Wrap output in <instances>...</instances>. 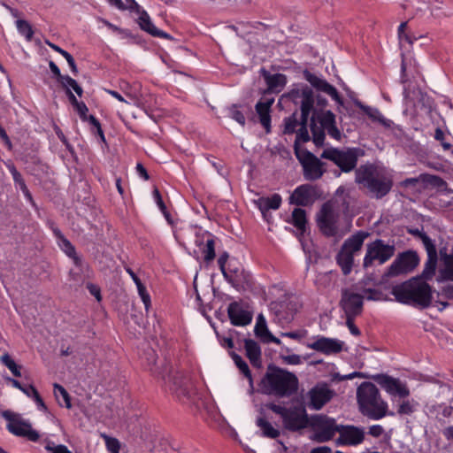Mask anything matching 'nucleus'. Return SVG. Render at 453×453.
I'll return each mask as SVG.
<instances>
[{
    "mask_svg": "<svg viewBox=\"0 0 453 453\" xmlns=\"http://www.w3.org/2000/svg\"><path fill=\"white\" fill-rule=\"evenodd\" d=\"M355 181L364 188L376 199L386 196L393 187L392 175L382 168L372 164L360 165L355 171Z\"/></svg>",
    "mask_w": 453,
    "mask_h": 453,
    "instance_id": "nucleus-1",
    "label": "nucleus"
},
{
    "mask_svg": "<svg viewBox=\"0 0 453 453\" xmlns=\"http://www.w3.org/2000/svg\"><path fill=\"white\" fill-rule=\"evenodd\" d=\"M391 293L397 302L411 304L419 309L429 307L433 299L431 286L420 277H412L394 286Z\"/></svg>",
    "mask_w": 453,
    "mask_h": 453,
    "instance_id": "nucleus-2",
    "label": "nucleus"
},
{
    "mask_svg": "<svg viewBox=\"0 0 453 453\" xmlns=\"http://www.w3.org/2000/svg\"><path fill=\"white\" fill-rule=\"evenodd\" d=\"M298 384L295 373L273 365H268L267 372L261 380L263 392L277 397H289L296 394Z\"/></svg>",
    "mask_w": 453,
    "mask_h": 453,
    "instance_id": "nucleus-3",
    "label": "nucleus"
},
{
    "mask_svg": "<svg viewBox=\"0 0 453 453\" xmlns=\"http://www.w3.org/2000/svg\"><path fill=\"white\" fill-rule=\"evenodd\" d=\"M359 411L370 419L378 420L388 413V403L380 397L377 387L368 381L362 382L357 389Z\"/></svg>",
    "mask_w": 453,
    "mask_h": 453,
    "instance_id": "nucleus-4",
    "label": "nucleus"
},
{
    "mask_svg": "<svg viewBox=\"0 0 453 453\" xmlns=\"http://www.w3.org/2000/svg\"><path fill=\"white\" fill-rule=\"evenodd\" d=\"M310 128L312 142L317 147L324 146L326 133L337 141H340L342 136L341 130L336 126L335 114L331 111L314 113L311 118Z\"/></svg>",
    "mask_w": 453,
    "mask_h": 453,
    "instance_id": "nucleus-5",
    "label": "nucleus"
},
{
    "mask_svg": "<svg viewBox=\"0 0 453 453\" xmlns=\"http://www.w3.org/2000/svg\"><path fill=\"white\" fill-rule=\"evenodd\" d=\"M368 236V232L360 230L347 238L342 243L335 260L343 275L347 276L351 273L354 256L361 250L364 242Z\"/></svg>",
    "mask_w": 453,
    "mask_h": 453,
    "instance_id": "nucleus-6",
    "label": "nucleus"
},
{
    "mask_svg": "<svg viewBox=\"0 0 453 453\" xmlns=\"http://www.w3.org/2000/svg\"><path fill=\"white\" fill-rule=\"evenodd\" d=\"M266 407L280 416L284 427L288 431H299L306 428L310 424L306 409L302 404L287 408L271 403L266 404Z\"/></svg>",
    "mask_w": 453,
    "mask_h": 453,
    "instance_id": "nucleus-7",
    "label": "nucleus"
},
{
    "mask_svg": "<svg viewBox=\"0 0 453 453\" xmlns=\"http://www.w3.org/2000/svg\"><path fill=\"white\" fill-rule=\"evenodd\" d=\"M363 155L364 150L360 148L340 150L331 147L324 150L320 157L332 161L342 172L349 173L357 169L358 157Z\"/></svg>",
    "mask_w": 453,
    "mask_h": 453,
    "instance_id": "nucleus-8",
    "label": "nucleus"
},
{
    "mask_svg": "<svg viewBox=\"0 0 453 453\" xmlns=\"http://www.w3.org/2000/svg\"><path fill=\"white\" fill-rule=\"evenodd\" d=\"M395 252V247L394 244L385 243L381 239H376L375 241L366 245V253L363 261V267L367 269L372 266L374 262H378L379 265H383L388 261Z\"/></svg>",
    "mask_w": 453,
    "mask_h": 453,
    "instance_id": "nucleus-9",
    "label": "nucleus"
},
{
    "mask_svg": "<svg viewBox=\"0 0 453 453\" xmlns=\"http://www.w3.org/2000/svg\"><path fill=\"white\" fill-rule=\"evenodd\" d=\"M339 218L340 214L334 209L333 203H324L317 213V224L321 233L327 237H341L338 226Z\"/></svg>",
    "mask_w": 453,
    "mask_h": 453,
    "instance_id": "nucleus-10",
    "label": "nucleus"
},
{
    "mask_svg": "<svg viewBox=\"0 0 453 453\" xmlns=\"http://www.w3.org/2000/svg\"><path fill=\"white\" fill-rule=\"evenodd\" d=\"M314 432V440L318 442L330 441L340 430L335 419L325 415H314L311 418L310 424Z\"/></svg>",
    "mask_w": 453,
    "mask_h": 453,
    "instance_id": "nucleus-11",
    "label": "nucleus"
},
{
    "mask_svg": "<svg viewBox=\"0 0 453 453\" xmlns=\"http://www.w3.org/2000/svg\"><path fill=\"white\" fill-rule=\"evenodd\" d=\"M417 251L409 250L399 253L394 262L388 268L386 276L396 277L411 273L419 264Z\"/></svg>",
    "mask_w": 453,
    "mask_h": 453,
    "instance_id": "nucleus-12",
    "label": "nucleus"
},
{
    "mask_svg": "<svg viewBox=\"0 0 453 453\" xmlns=\"http://www.w3.org/2000/svg\"><path fill=\"white\" fill-rule=\"evenodd\" d=\"M296 158L303 167V177L306 180H319L326 173L325 163L309 150L296 151Z\"/></svg>",
    "mask_w": 453,
    "mask_h": 453,
    "instance_id": "nucleus-13",
    "label": "nucleus"
},
{
    "mask_svg": "<svg viewBox=\"0 0 453 453\" xmlns=\"http://www.w3.org/2000/svg\"><path fill=\"white\" fill-rule=\"evenodd\" d=\"M2 416L9 422L7 429L16 436L26 437L31 441H37L40 435L37 431L32 428L28 421L23 420L19 416L11 411H4Z\"/></svg>",
    "mask_w": 453,
    "mask_h": 453,
    "instance_id": "nucleus-14",
    "label": "nucleus"
},
{
    "mask_svg": "<svg viewBox=\"0 0 453 453\" xmlns=\"http://www.w3.org/2000/svg\"><path fill=\"white\" fill-rule=\"evenodd\" d=\"M299 308L298 302L291 297H284L270 303V311L273 313L275 320L282 325L290 323Z\"/></svg>",
    "mask_w": 453,
    "mask_h": 453,
    "instance_id": "nucleus-15",
    "label": "nucleus"
},
{
    "mask_svg": "<svg viewBox=\"0 0 453 453\" xmlns=\"http://www.w3.org/2000/svg\"><path fill=\"white\" fill-rule=\"evenodd\" d=\"M282 97L288 98L295 104H300L301 114L305 119L313 110L314 94L311 88L304 86L302 88H294Z\"/></svg>",
    "mask_w": 453,
    "mask_h": 453,
    "instance_id": "nucleus-16",
    "label": "nucleus"
},
{
    "mask_svg": "<svg viewBox=\"0 0 453 453\" xmlns=\"http://www.w3.org/2000/svg\"><path fill=\"white\" fill-rule=\"evenodd\" d=\"M363 296L352 293L348 289L342 290L340 306L343 310L345 316H358L363 311Z\"/></svg>",
    "mask_w": 453,
    "mask_h": 453,
    "instance_id": "nucleus-17",
    "label": "nucleus"
},
{
    "mask_svg": "<svg viewBox=\"0 0 453 453\" xmlns=\"http://www.w3.org/2000/svg\"><path fill=\"white\" fill-rule=\"evenodd\" d=\"M334 392L326 383L317 384L309 392V407L312 410H320L334 396Z\"/></svg>",
    "mask_w": 453,
    "mask_h": 453,
    "instance_id": "nucleus-18",
    "label": "nucleus"
},
{
    "mask_svg": "<svg viewBox=\"0 0 453 453\" xmlns=\"http://www.w3.org/2000/svg\"><path fill=\"white\" fill-rule=\"evenodd\" d=\"M319 196L316 186L303 184L297 187L290 196V203L299 206H308L315 201Z\"/></svg>",
    "mask_w": 453,
    "mask_h": 453,
    "instance_id": "nucleus-19",
    "label": "nucleus"
},
{
    "mask_svg": "<svg viewBox=\"0 0 453 453\" xmlns=\"http://www.w3.org/2000/svg\"><path fill=\"white\" fill-rule=\"evenodd\" d=\"M303 76L314 88L331 96L339 105H344L343 100L340 96L337 89L326 80L318 77L307 70L303 72Z\"/></svg>",
    "mask_w": 453,
    "mask_h": 453,
    "instance_id": "nucleus-20",
    "label": "nucleus"
},
{
    "mask_svg": "<svg viewBox=\"0 0 453 453\" xmlns=\"http://www.w3.org/2000/svg\"><path fill=\"white\" fill-rule=\"evenodd\" d=\"M338 444L357 445L365 440V430L355 426H340Z\"/></svg>",
    "mask_w": 453,
    "mask_h": 453,
    "instance_id": "nucleus-21",
    "label": "nucleus"
},
{
    "mask_svg": "<svg viewBox=\"0 0 453 453\" xmlns=\"http://www.w3.org/2000/svg\"><path fill=\"white\" fill-rule=\"evenodd\" d=\"M374 380L390 395H397L401 397H406L410 395L408 388L402 384L398 379L386 374H380L375 376Z\"/></svg>",
    "mask_w": 453,
    "mask_h": 453,
    "instance_id": "nucleus-22",
    "label": "nucleus"
},
{
    "mask_svg": "<svg viewBox=\"0 0 453 453\" xmlns=\"http://www.w3.org/2000/svg\"><path fill=\"white\" fill-rule=\"evenodd\" d=\"M227 314L234 326H243L252 320V313L242 308L238 302H233L228 305Z\"/></svg>",
    "mask_w": 453,
    "mask_h": 453,
    "instance_id": "nucleus-23",
    "label": "nucleus"
},
{
    "mask_svg": "<svg viewBox=\"0 0 453 453\" xmlns=\"http://www.w3.org/2000/svg\"><path fill=\"white\" fill-rule=\"evenodd\" d=\"M172 390L180 400L183 398L189 399L194 391V385L188 375L177 372L173 378Z\"/></svg>",
    "mask_w": 453,
    "mask_h": 453,
    "instance_id": "nucleus-24",
    "label": "nucleus"
},
{
    "mask_svg": "<svg viewBox=\"0 0 453 453\" xmlns=\"http://www.w3.org/2000/svg\"><path fill=\"white\" fill-rule=\"evenodd\" d=\"M342 342L332 338L320 337L308 347L326 355L337 354L342 349Z\"/></svg>",
    "mask_w": 453,
    "mask_h": 453,
    "instance_id": "nucleus-25",
    "label": "nucleus"
},
{
    "mask_svg": "<svg viewBox=\"0 0 453 453\" xmlns=\"http://www.w3.org/2000/svg\"><path fill=\"white\" fill-rule=\"evenodd\" d=\"M426 251L427 254V259L425 263L424 269L421 274L418 276L420 277V279L425 281L433 279L436 272L438 262V255L435 245L428 249H426Z\"/></svg>",
    "mask_w": 453,
    "mask_h": 453,
    "instance_id": "nucleus-26",
    "label": "nucleus"
},
{
    "mask_svg": "<svg viewBox=\"0 0 453 453\" xmlns=\"http://www.w3.org/2000/svg\"><path fill=\"white\" fill-rule=\"evenodd\" d=\"M273 102L274 99L270 98L266 99L265 101L257 102L255 106L256 111L259 117L260 123L265 127L267 133L270 132L271 128L270 109Z\"/></svg>",
    "mask_w": 453,
    "mask_h": 453,
    "instance_id": "nucleus-27",
    "label": "nucleus"
},
{
    "mask_svg": "<svg viewBox=\"0 0 453 453\" xmlns=\"http://www.w3.org/2000/svg\"><path fill=\"white\" fill-rule=\"evenodd\" d=\"M262 74L270 92L279 93L286 85L287 78L282 73L271 74L265 69H262Z\"/></svg>",
    "mask_w": 453,
    "mask_h": 453,
    "instance_id": "nucleus-28",
    "label": "nucleus"
},
{
    "mask_svg": "<svg viewBox=\"0 0 453 453\" xmlns=\"http://www.w3.org/2000/svg\"><path fill=\"white\" fill-rule=\"evenodd\" d=\"M138 23L140 27L149 33L150 35L155 36V37H161V38H171V36L162 31L157 29L154 24L151 22L150 18L146 11H142L141 15H139Z\"/></svg>",
    "mask_w": 453,
    "mask_h": 453,
    "instance_id": "nucleus-29",
    "label": "nucleus"
},
{
    "mask_svg": "<svg viewBox=\"0 0 453 453\" xmlns=\"http://www.w3.org/2000/svg\"><path fill=\"white\" fill-rule=\"evenodd\" d=\"M5 380L7 381L11 382L14 388L22 391L26 395L30 396V392L32 394H34V401L36 403L38 408L43 411H47V407H46L42 398L39 395L37 389L33 385H29V387L26 388V387H23L21 385V383L15 379L7 377Z\"/></svg>",
    "mask_w": 453,
    "mask_h": 453,
    "instance_id": "nucleus-30",
    "label": "nucleus"
},
{
    "mask_svg": "<svg viewBox=\"0 0 453 453\" xmlns=\"http://www.w3.org/2000/svg\"><path fill=\"white\" fill-rule=\"evenodd\" d=\"M308 119L309 115L305 116V119H303V116L301 115L300 119V127L296 132V136L294 142V150L295 155H296V151L298 152H304L306 150H302L299 146V143L302 142H307L311 140V136L308 132L307 124H308Z\"/></svg>",
    "mask_w": 453,
    "mask_h": 453,
    "instance_id": "nucleus-31",
    "label": "nucleus"
},
{
    "mask_svg": "<svg viewBox=\"0 0 453 453\" xmlns=\"http://www.w3.org/2000/svg\"><path fill=\"white\" fill-rule=\"evenodd\" d=\"M244 348L246 356L254 366L259 367L261 365V349L257 342L251 339L244 340Z\"/></svg>",
    "mask_w": 453,
    "mask_h": 453,
    "instance_id": "nucleus-32",
    "label": "nucleus"
},
{
    "mask_svg": "<svg viewBox=\"0 0 453 453\" xmlns=\"http://www.w3.org/2000/svg\"><path fill=\"white\" fill-rule=\"evenodd\" d=\"M354 104L360 108L372 121H378L386 127H390L392 121L385 119L376 108L365 105L358 99H354Z\"/></svg>",
    "mask_w": 453,
    "mask_h": 453,
    "instance_id": "nucleus-33",
    "label": "nucleus"
},
{
    "mask_svg": "<svg viewBox=\"0 0 453 453\" xmlns=\"http://www.w3.org/2000/svg\"><path fill=\"white\" fill-rule=\"evenodd\" d=\"M256 203L264 214L268 210L279 209L281 204V196L279 194H273L270 197H260Z\"/></svg>",
    "mask_w": 453,
    "mask_h": 453,
    "instance_id": "nucleus-34",
    "label": "nucleus"
},
{
    "mask_svg": "<svg viewBox=\"0 0 453 453\" xmlns=\"http://www.w3.org/2000/svg\"><path fill=\"white\" fill-rule=\"evenodd\" d=\"M257 426L261 429L262 435L265 437L275 439L280 434V430L274 428L273 425L264 418H258L257 419Z\"/></svg>",
    "mask_w": 453,
    "mask_h": 453,
    "instance_id": "nucleus-35",
    "label": "nucleus"
},
{
    "mask_svg": "<svg viewBox=\"0 0 453 453\" xmlns=\"http://www.w3.org/2000/svg\"><path fill=\"white\" fill-rule=\"evenodd\" d=\"M307 223L306 212L303 209L296 208L292 211V224L302 233L305 231Z\"/></svg>",
    "mask_w": 453,
    "mask_h": 453,
    "instance_id": "nucleus-36",
    "label": "nucleus"
},
{
    "mask_svg": "<svg viewBox=\"0 0 453 453\" xmlns=\"http://www.w3.org/2000/svg\"><path fill=\"white\" fill-rule=\"evenodd\" d=\"M235 365L243 373V375L249 380L250 387L253 386V380L250 370L248 364L242 358V357L235 352L230 353Z\"/></svg>",
    "mask_w": 453,
    "mask_h": 453,
    "instance_id": "nucleus-37",
    "label": "nucleus"
},
{
    "mask_svg": "<svg viewBox=\"0 0 453 453\" xmlns=\"http://www.w3.org/2000/svg\"><path fill=\"white\" fill-rule=\"evenodd\" d=\"M283 133L292 134L296 133V127H300V120L297 119V111L293 112L289 117L284 119Z\"/></svg>",
    "mask_w": 453,
    "mask_h": 453,
    "instance_id": "nucleus-38",
    "label": "nucleus"
},
{
    "mask_svg": "<svg viewBox=\"0 0 453 453\" xmlns=\"http://www.w3.org/2000/svg\"><path fill=\"white\" fill-rule=\"evenodd\" d=\"M419 179L421 181L430 184L438 188H442L447 186V182L442 178L437 175L422 173L419 175Z\"/></svg>",
    "mask_w": 453,
    "mask_h": 453,
    "instance_id": "nucleus-39",
    "label": "nucleus"
},
{
    "mask_svg": "<svg viewBox=\"0 0 453 453\" xmlns=\"http://www.w3.org/2000/svg\"><path fill=\"white\" fill-rule=\"evenodd\" d=\"M1 362L12 372L15 377L21 376V365H17L9 354L5 353L0 358Z\"/></svg>",
    "mask_w": 453,
    "mask_h": 453,
    "instance_id": "nucleus-40",
    "label": "nucleus"
},
{
    "mask_svg": "<svg viewBox=\"0 0 453 453\" xmlns=\"http://www.w3.org/2000/svg\"><path fill=\"white\" fill-rule=\"evenodd\" d=\"M11 173L12 174V177H13V180L15 181L16 184L19 185V188L21 189V191L23 192V194L25 195V196L29 200V201H32V195L31 193L29 192L21 174L17 171V169L12 166V169H11Z\"/></svg>",
    "mask_w": 453,
    "mask_h": 453,
    "instance_id": "nucleus-41",
    "label": "nucleus"
},
{
    "mask_svg": "<svg viewBox=\"0 0 453 453\" xmlns=\"http://www.w3.org/2000/svg\"><path fill=\"white\" fill-rule=\"evenodd\" d=\"M407 232L408 234L420 239L425 249H428L435 245L431 238L418 228H408Z\"/></svg>",
    "mask_w": 453,
    "mask_h": 453,
    "instance_id": "nucleus-42",
    "label": "nucleus"
},
{
    "mask_svg": "<svg viewBox=\"0 0 453 453\" xmlns=\"http://www.w3.org/2000/svg\"><path fill=\"white\" fill-rule=\"evenodd\" d=\"M270 331L267 328L266 321L262 314H259L257 319V323L255 326V334L257 337H260L262 340L269 334Z\"/></svg>",
    "mask_w": 453,
    "mask_h": 453,
    "instance_id": "nucleus-43",
    "label": "nucleus"
},
{
    "mask_svg": "<svg viewBox=\"0 0 453 453\" xmlns=\"http://www.w3.org/2000/svg\"><path fill=\"white\" fill-rule=\"evenodd\" d=\"M16 26H17L18 31L21 35H23L27 41H31L32 40V37H33V35H34V31L32 29L31 25L27 20L18 19L16 21Z\"/></svg>",
    "mask_w": 453,
    "mask_h": 453,
    "instance_id": "nucleus-44",
    "label": "nucleus"
},
{
    "mask_svg": "<svg viewBox=\"0 0 453 453\" xmlns=\"http://www.w3.org/2000/svg\"><path fill=\"white\" fill-rule=\"evenodd\" d=\"M204 254V261L210 262L215 257V242L212 238H208L202 249Z\"/></svg>",
    "mask_w": 453,
    "mask_h": 453,
    "instance_id": "nucleus-45",
    "label": "nucleus"
},
{
    "mask_svg": "<svg viewBox=\"0 0 453 453\" xmlns=\"http://www.w3.org/2000/svg\"><path fill=\"white\" fill-rule=\"evenodd\" d=\"M228 259V253L227 252H223L219 259H218V264L219 265V269L224 276V278L229 282L231 283L232 285H234V279L230 275V273H227L226 269V263Z\"/></svg>",
    "mask_w": 453,
    "mask_h": 453,
    "instance_id": "nucleus-46",
    "label": "nucleus"
},
{
    "mask_svg": "<svg viewBox=\"0 0 453 453\" xmlns=\"http://www.w3.org/2000/svg\"><path fill=\"white\" fill-rule=\"evenodd\" d=\"M63 243L66 255L73 259L76 266L81 267L82 265V261L78 256H76L75 248L66 239L63 240Z\"/></svg>",
    "mask_w": 453,
    "mask_h": 453,
    "instance_id": "nucleus-47",
    "label": "nucleus"
},
{
    "mask_svg": "<svg viewBox=\"0 0 453 453\" xmlns=\"http://www.w3.org/2000/svg\"><path fill=\"white\" fill-rule=\"evenodd\" d=\"M229 114H230V117L233 119H234L237 123H239L242 126L245 125L246 119H245L242 111L239 110V106L237 104H233L229 108Z\"/></svg>",
    "mask_w": 453,
    "mask_h": 453,
    "instance_id": "nucleus-48",
    "label": "nucleus"
},
{
    "mask_svg": "<svg viewBox=\"0 0 453 453\" xmlns=\"http://www.w3.org/2000/svg\"><path fill=\"white\" fill-rule=\"evenodd\" d=\"M62 87L65 89V91L67 90V88H72L80 97L82 96V88L77 83V81L74 79H73L70 76L67 79H65V81H63Z\"/></svg>",
    "mask_w": 453,
    "mask_h": 453,
    "instance_id": "nucleus-49",
    "label": "nucleus"
},
{
    "mask_svg": "<svg viewBox=\"0 0 453 453\" xmlns=\"http://www.w3.org/2000/svg\"><path fill=\"white\" fill-rule=\"evenodd\" d=\"M438 281L453 280V257L449 261L447 267L440 272Z\"/></svg>",
    "mask_w": 453,
    "mask_h": 453,
    "instance_id": "nucleus-50",
    "label": "nucleus"
},
{
    "mask_svg": "<svg viewBox=\"0 0 453 453\" xmlns=\"http://www.w3.org/2000/svg\"><path fill=\"white\" fill-rule=\"evenodd\" d=\"M136 287H137L139 296H140L142 303H144L145 309H146V311H148L150 306V303H151L150 296L149 293L147 292L145 286L142 283L138 284V286H136Z\"/></svg>",
    "mask_w": 453,
    "mask_h": 453,
    "instance_id": "nucleus-51",
    "label": "nucleus"
},
{
    "mask_svg": "<svg viewBox=\"0 0 453 453\" xmlns=\"http://www.w3.org/2000/svg\"><path fill=\"white\" fill-rule=\"evenodd\" d=\"M108 451L111 453H119L120 444L116 438L104 435Z\"/></svg>",
    "mask_w": 453,
    "mask_h": 453,
    "instance_id": "nucleus-52",
    "label": "nucleus"
},
{
    "mask_svg": "<svg viewBox=\"0 0 453 453\" xmlns=\"http://www.w3.org/2000/svg\"><path fill=\"white\" fill-rule=\"evenodd\" d=\"M54 392L55 395H58V394L63 397V400L65 403L66 408H71V398L68 394V392L59 384L55 383L54 384Z\"/></svg>",
    "mask_w": 453,
    "mask_h": 453,
    "instance_id": "nucleus-53",
    "label": "nucleus"
},
{
    "mask_svg": "<svg viewBox=\"0 0 453 453\" xmlns=\"http://www.w3.org/2000/svg\"><path fill=\"white\" fill-rule=\"evenodd\" d=\"M434 138L435 140L441 142V144L444 150H451V152L453 153V146L451 143L444 141V133L441 128L438 127L435 129Z\"/></svg>",
    "mask_w": 453,
    "mask_h": 453,
    "instance_id": "nucleus-54",
    "label": "nucleus"
},
{
    "mask_svg": "<svg viewBox=\"0 0 453 453\" xmlns=\"http://www.w3.org/2000/svg\"><path fill=\"white\" fill-rule=\"evenodd\" d=\"M45 449L50 453H72L66 446L62 444L55 445L53 442H48Z\"/></svg>",
    "mask_w": 453,
    "mask_h": 453,
    "instance_id": "nucleus-55",
    "label": "nucleus"
},
{
    "mask_svg": "<svg viewBox=\"0 0 453 453\" xmlns=\"http://www.w3.org/2000/svg\"><path fill=\"white\" fill-rule=\"evenodd\" d=\"M398 414L410 415L414 412V407L410 401H403L398 407Z\"/></svg>",
    "mask_w": 453,
    "mask_h": 453,
    "instance_id": "nucleus-56",
    "label": "nucleus"
},
{
    "mask_svg": "<svg viewBox=\"0 0 453 453\" xmlns=\"http://www.w3.org/2000/svg\"><path fill=\"white\" fill-rule=\"evenodd\" d=\"M49 66L50 71L57 77L58 82H60L61 85L63 84V81H65V79L69 77L68 75L61 74L58 66L53 61H50Z\"/></svg>",
    "mask_w": 453,
    "mask_h": 453,
    "instance_id": "nucleus-57",
    "label": "nucleus"
},
{
    "mask_svg": "<svg viewBox=\"0 0 453 453\" xmlns=\"http://www.w3.org/2000/svg\"><path fill=\"white\" fill-rule=\"evenodd\" d=\"M346 317V325L347 326L349 327L350 333L355 335V336H358L360 335V330L357 328V326H356V325L354 324V319L357 317V316H345Z\"/></svg>",
    "mask_w": 453,
    "mask_h": 453,
    "instance_id": "nucleus-58",
    "label": "nucleus"
},
{
    "mask_svg": "<svg viewBox=\"0 0 453 453\" xmlns=\"http://www.w3.org/2000/svg\"><path fill=\"white\" fill-rule=\"evenodd\" d=\"M364 293H367V300L378 301L381 299L382 293L374 288H364L362 289Z\"/></svg>",
    "mask_w": 453,
    "mask_h": 453,
    "instance_id": "nucleus-59",
    "label": "nucleus"
},
{
    "mask_svg": "<svg viewBox=\"0 0 453 453\" xmlns=\"http://www.w3.org/2000/svg\"><path fill=\"white\" fill-rule=\"evenodd\" d=\"M384 428L380 425H372L368 429V434L379 438L384 434Z\"/></svg>",
    "mask_w": 453,
    "mask_h": 453,
    "instance_id": "nucleus-60",
    "label": "nucleus"
},
{
    "mask_svg": "<svg viewBox=\"0 0 453 453\" xmlns=\"http://www.w3.org/2000/svg\"><path fill=\"white\" fill-rule=\"evenodd\" d=\"M74 109L76 110V111L78 112V114L83 121L87 120V119L88 118L87 116L88 109L83 102H80L79 104L76 105V107H74Z\"/></svg>",
    "mask_w": 453,
    "mask_h": 453,
    "instance_id": "nucleus-61",
    "label": "nucleus"
},
{
    "mask_svg": "<svg viewBox=\"0 0 453 453\" xmlns=\"http://www.w3.org/2000/svg\"><path fill=\"white\" fill-rule=\"evenodd\" d=\"M281 358L283 359L284 363L288 365H299L301 364V357L296 354L288 355V356H282Z\"/></svg>",
    "mask_w": 453,
    "mask_h": 453,
    "instance_id": "nucleus-62",
    "label": "nucleus"
},
{
    "mask_svg": "<svg viewBox=\"0 0 453 453\" xmlns=\"http://www.w3.org/2000/svg\"><path fill=\"white\" fill-rule=\"evenodd\" d=\"M64 58L66 59L73 74L77 75L78 68H77V65H76L73 57L69 52H67V53L64 54Z\"/></svg>",
    "mask_w": 453,
    "mask_h": 453,
    "instance_id": "nucleus-63",
    "label": "nucleus"
},
{
    "mask_svg": "<svg viewBox=\"0 0 453 453\" xmlns=\"http://www.w3.org/2000/svg\"><path fill=\"white\" fill-rule=\"evenodd\" d=\"M153 196H154V199H155L157 204L158 205L160 211H165L166 206L162 199L159 190L157 188H155L153 189Z\"/></svg>",
    "mask_w": 453,
    "mask_h": 453,
    "instance_id": "nucleus-64",
    "label": "nucleus"
}]
</instances>
